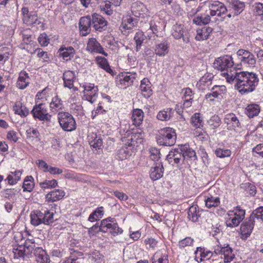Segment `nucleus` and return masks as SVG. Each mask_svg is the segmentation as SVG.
<instances>
[{
	"instance_id": "obj_1",
	"label": "nucleus",
	"mask_w": 263,
	"mask_h": 263,
	"mask_svg": "<svg viewBox=\"0 0 263 263\" xmlns=\"http://www.w3.org/2000/svg\"><path fill=\"white\" fill-rule=\"evenodd\" d=\"M227 82L234 84L235 88L241 94L252 92L258 84V75L248 71H234L230 74L222 73Z\"/></svg>"
},
{
	"instance_id": "obj_2",
	"label": "nucleus",
	"mask_w": 263,
	"mask_h": 263,
	"mask_svg": "<svg viewBox=\"0 0 263 263\" xmlns=\"http://www.w3.org/2000/svg\"><path fill=\"white\" fill-rule=\"evenodd\" d=\"M34 245H28L26 242L24 246H18L13 249L14 258H28L30 254L34 250V254L37 263H50L49 256L46 252L40 247H37L34 249Z\"/></svg>"
},
{
	"instance_id": "obj_3",
	"label": "nucleus",
	"mask_w": 263,
	"mask_h": 263,
	"mask_svg": "<svg viewBox=\"0 0 263 263\" xmlns=\"http://www.w3.org/2000/svg\"><path fill=\"white\" fill-rule=\"evenodd\" d=\"M158 144L171 146L175 144L176 140L175 130L171 127L160 129L156 135Z\"/></svg>"
},
{
	"instance_id": "obj_4",
	"label": "nucleus",
	"mask_w": 263,
	"mask_h": 263,
	"mask_svg": "<svg viewBox=\"0 0 263 263\" xmlns=\"http://www.w3.org/2000/svg\"><path fill=\"white\" fill-rule=\"evenodd\" d=\"M233 65L234 62L232 57L226 55L217 58L213 63V67L215 69L221 70L222 72L221 74L224 78L222 73H227L229 74L231 72L236 71L234 69L233 70L231 69Z\"/></svg>"
},
{
	"instance_id": "obj_5",
	"label": "nucleus",
	"mask_w": 263,
	"mask_h": 263,
	"mask_svg": "<svg viewBox=\"0 0 263 263\" xmlns=\"http://www.w3.org/2000/svg\"><path fill=\"white\" fill-rule=\"evenodd\" d=\"M58 118L60 125L64 130L71 132L76 129V121L69 112L59 111Z\"/></svg>"
},
{
	"instance_id": "obj_6",
	"label": "nucleus",
	"mask_w": 263,
	"mask_h": 263,
	"mask_svg": "<svg viewBox=\"0 0 263 263\" xmlns=\"http://www.w3.org/2000/svg\"><path fill=\"white\" fill-rule=\"evenodd\" d=\"M34 119H38L39 120L44 122H50L51 118V115L48 112L44 104L40 103L33 106L31 111Z\"/></svg>"
},
{
	"instance_id": "obj_7",
	"label": "nucleus",
	"mask_w": 263,
	"mask_h": 263,
	"mask_svg": "<svg viewBox=\"0 0 263 263\" xmlns=\"http://www.w3.org/2000/svg\"><path fill=\"white\" fill-rule=\"evenodd\" d=\"M138 24L137 19L130 15L124 16L122 17L119 30L122 33L126 36L133 31Z\"/></svg>"
},
{
	"instance_id": "obj_8",
	"label": "nucleus",
	"mask_w": 263,
	"mask_h": 263,
	"mask_svg": "<svg viewBox=\"0 0 263 263\" xmlns=\"http://www.w3.org/2000/svg\"><path fill=\"white\" fill-rule=\"evenodd\" d=\"M214 252L216 255H223L224 262H230L234 258L235 255L232 249L227 245L222 247L221 245H216L214 247Z\"/></svg>"
},
{
	"instance_id": "obj_9",
	"label": "nucleus",
	"mask_w": 263,
	"mask_h": 263,
	"mask_svg": "<svg viewBox=\"0 0 263 263\" xmlns=\"http://www.w3.org/2000/svg\"><path fill=\"white\" fill-rule=\"evenodd\" d=\"M166 159L170 164L173 165L177 166L183 163L184 160L182 146L180 148H176L171 151L166 157Z\"/></svg>"
},
{
	"instance_id": "obj_10",
	"label": "nucleus",
	"mask_w": 263,
	"mask_h": 263,
	"mask_svg": "<svg viewBox=\"0 0 263 263\" xmlns=\"http://www.w3.org/2000/svg\"><path fill=\"white\" fill-rule=\"evenodd\" d=\"M91 16L92 27L96 31L102 32L107 28V22L101 15L93 13Z\"/></svg>"
},
{
	"instance_id": "obj_11",
	"label": "nucleus",
	"mask_w": 263,
	"mask_h": 263,
	"mask_svg": "<svg viewBox=\"0 0 263 263\" xmlns=\"http://www.w3.org/2000/svg\"><path fill=\"white\" fill-rule=\"evenodd\" d=\"M209 8L210 10V14L212 16L215 15L220 16L227 11L224 5L218 1L209 3Z\"/></svg>"
},
{
	"instance_id": "obj_12",
	"label": "nucleus",
	"mask_w": 263,
	"mask_h": 263,
	"mask_svg": "<svg viewBox=\"0 0 263 263\" xmlns=\"http://www.w3.org/2000/svg\"><path fill=\"white\" fill-rule=\"evenodd\" d=\"M91 21V16L89 15L80 18L79 26L80 33L82 36H86L90 33L92 26Z\"/></svg>"
},
{
	"instance_id": "obj_13",
	"label": "nucleus",
	"mask_w": 263,
	"mask_h": 263,
	"mask_svg": "<svg viewBox=\"0 0 263 263\" xmlns=\"http://www.w3.org/2000/svg\"><path fill=\"white\" fill-rule=\"evenodd\" d=\"M136 77V73L129 74L126 73L120 75L117 80V86L121 88H126L133 83Z\"/></svg>"
},
{
	"instance_id": "obj_14",
	"label": "nucleus",
	"mask_w": 263,
	"mask_h": 263,
	"mask_svg": "<svg viewBox=\"0 0 263 263\" xmlns=\"http://www.w3.org/2000/svg\"><path fill=\"white\" fill-rule=\"evenodd\" d=\"M98 89L94 86H86L84 88L83 99L93 103L97 100Z\"/></svg>"
},
{
	"instance_id": "obj_15",
	"label": "nucleus",
	"mask_w": 263,
	"mask_h": 263,
	"mask_svg": "<svg viewBox=\"0 0 263 263\" xmlns=\"http://www.w3.org/2000/svg\"><path fill=\"white\" fill-rule=\"evenodd\" d=\"M224 122L227 124V128L229 130H235L240 126V123L236 117L233 113L228 114L225 115Z\"/></svg>"
},
{
	"instance_id": "obj_16",
	"label": "nucleus",
	"mask_w": 263,
	"mask_h": 263,
	"mask_svg": "<svg viewBox=\"0 0 263 263\" xmlns=\"http://www.w3.org/2000/svg\"><path fill=\"white\" fill-rule=\"evenodd\" d=\"M86 49L90 52L101 53L107 56V53L104 52L103 48L95 38L89 39L87 44Z\"/></svg>"
},
{
	"instance_id": "obj_17",
	"label": "nucleus",
	"mask_w": 263,
	"mask_h": 263,
	"mask_svg": "<svg viewBox=\"0 0 263 263\" xmlns=\"http://www.w3.org/2000/svg\"><path fill=\"white\" fill-rule=\"evenodd\" d=\"M185 30L183 25L181 24H176L173 26L172 30V34L176 39H180L182 38L184 42H189V38L188 36L184 35Z\"/></svg>"
},
{
	"instance_id": "obj_18",
	"label": "nucleus",
	"mask_w": 263,
	"mask_h": 263,
	"mask_svg": "<svg viewBox=\"0 0 263 263\" xmlns=\"http://www.w3.org/2000/svg\"><path fill=\"white\" fill-rule=\"evenodd\" d=\"M164 168L162 162H158L154 164L150 171V177L153 180H157L162 177Z\"/></svg>"
},
{
	"instance_id": "obj_19",
	"label": "nucleus",
	"mask_w": 263,
	"mask_h": 263,
	"mask_svg": "<svg viewBox=\"0 0 263 263\" xmlns=\"http://www.w3.org/2000/svg\"><path fill=\"white\" fill-rule=\"evenodd\" d=\"M195 253L196 254L195 258L198 262L202 261L205 258L209 259L213 255V254H215L214 251H211L204 248L201 247L197 248Z\"/></svg>"
},
{
	"instance_id": "obj_20",
	"label": "nucleus",
	"mask_w": 263,
	"mask_h": 263,
	"mask_svg": "<svg viewBox=\"0 0 263 263\" xmlns=\"http://www.w3.org/2000/svg\"><path fill=\"white\" fill-rule=\"evenodd\" d=\"M64 80V86L69 89L74 88L73 82L76 79V76L74 72L72 71L67 70L64 72L63 76Z\"/></svg>"
},
{
	"instance_id": "obj_21",
	"label": "nucleus",
	"mask_w": 263,
	"mask_h": 263,
	"mask_svg": "<svg viewBox=\"0 0 263 263\" xmlns=\"http://www.w3.org/2000/svg\"><path fill=\"white\" fill-rule=\"evenodd\" d=\"M65 196V192L62 190H54L46 195V199L48 202H54L62 199Z\"/></svg>"
},
{
	"instance_id": "obj_22",
	"label": "nucleus",
	"mask_w": 263,
	"mask_h": 263,
	"mask_svg": "<svg viewBox=\"0 0 263 263\" xmlns=\"http://www.w3.org/2000/svg\"><path fill=\"white\" fill-rule=\"evenodd\" d=\"M49 107L52 113L56 114L64 108V105L61 99L58 96L53 97L50 103Z\"/></svg>"
},
{
	"instance_id": "obj_23",
	"label": "nucleus",
	"mask_w": 263,
	"mask_h": 263,
	"mask_svg": "<svg viewBox=\"0 0 263 263\" xmlns=\"http://www.w3.org/2000/svg\"><path fill=\"white\" fill-rule=\"evenodd\" d=\"M148 36V40H149L151 36L149 35ZM147 40V36L144 35L143 32L139 31L136 32L134 37V40L136 44V51L137 52L140 50L142 44L146 43Z\"/></svg>"
},
{
	"instance_id": "obj_24",
	"label": "nucleus",
	"mask_w": 263,
	"mask_h": 263,
	"mask_svg": "<svg viewBox=\"0 0 263 263\" xmlns=\"http://www.w3.org/2000/svg\"><path fill=\"white\" fill-rule=\"evenodd\" d=\"M60 55L62 56L66 61L70 60L75 54V50L71 47H61L59 51Z\"/></svg>"
},
{
	"instance_id": "obj_25",
	"label": "nucleus",
	"mask_w": 263,
	"mask_h": 263,
	"mask_svg": "<svg viewBox=\"0 0 263 263\" xmlns=\"http://www.w3.org/2000/svg\"><path fill=\"white\" fill-rule=\"evenodd\" d=\"M28 74L25 71H21L17 81V87L20 89L25 88L29 84Z\"/></svg>"
},
{
	"instance_id": "obj_26",
	"label": "nucleus",
	"mask_w": 263,
	"mask_h": 263,
	"mask_svg": "<svg viewBox=\"0 0 263 263\" xmlns=\"http://www.w3.org/2000/svg\"><path fill=\"white\" fill-rule=\"evenodd\" d=\"M13 110L15 114L20 115L21 117H26L29 115V109L20 101L15 102L13 106Z\"/></svg>"
},
{
	"instance_id": "obj_27",
	"label": "nucleus",
	"mask_w": 263,
	"mask_h": 263,
	"mask_svg": "<svg viewBox=\"0 0 263 263\" xmlns=\"http://www.w3.org/2000/svg\"><path fill=\"white\" fill-rule=\"evenodd\" d=\"M144 113L140 109H134L133 111L132 120L133 124L136 126H139L143 120Z\"/></svg>"
},
{
	"instance_id": "obj_28",
	"label": "nucleus",
	"mask_w": 263,
	"mask_h": 263,
	"mask_svg": "<svg viewBox=\"0 0 263 263\" xmlns=\"http://www.w3.org/2000/svg\"><path fill=\"white\" fill-rule=\"evenodd\" d=\"M212 31L213 29L209 27H204L201 29H198L197 30L195 39L197 41L206 40Z\"/></svg>"
},
{
	"instance_id": "obj_29",
	"label": "nucleus",
	"mask_w": 263,
	"mask_h": 263,
	"mask_svg": "<svg viewBox=\"0 0 263 263\" xmlns=\"http://www.w3.org/2000/svg\"><path fill=\"white\" fill-rule=\"evenodd\" d=\"M168 52V45L166 41H162L156 43L155 47V52L159 56H164Z\"/></svg>"
},
{
	"instance_id": "obj_30",
	"label": "nucleus",
	"mask_w": 263,
	"mask_h": 263,
	"mask_svg": "<svg viewBox=\"0 0 263 263\" xmlns=\"http://www.w3.org/2000/svg\"><path fill=\"white\" fill-rule=\"evenodd\" d=\"M43 212L39 210L32 212L30 214L31 223L34 226H38L43 223Z\"/></svg>"
},
{
	"instance_id": "obj_31",
	"label": "nucleus",
	"mask_w": 263,
	"mask_h": 263,
	"mask_svg": "<svg viewBox=\"0 0 263 263\" xmlns=\"http://www.w3.org/2000/svg\"><path fill=\"white\" fill-rule=\"evenodd\" d=\"M174 113V110L171 108H167L160 111L157 116V118L160 121H168L173 116Z\"/></svg>"
},
{
	"instance_id": "obj_32",
	"label": "nucleus",
	"mask_w": 263,
	"mask_h": 263,
	"mask_svg": "<svg viewBox=\"0 0 263 263\" xmlns=\"http://www.w3.org/2000/svg\"><path fill=\"white\" fill-rule=\"evenodd\" d=\"M256 222L251 220L250 217L248 221L243 222L240 226V231L243 235H250Z\"/></svg>"
},
{
	"instance_id": "obj_33",
	"label": "nucleus",
	"mask_w": 263,
	"mask_h": 263,
	"mask_svg": "<svg viewBox=\"0 0 263 263\" xmlns=\"http://www.w3.org/2000/svg\"><path fill=\"white\" fill-rule=\"evenodd\" d=\"M230 6L233 9L234 15H237L244 10L245 4L238 0H232L230 3Z\"/></svg>"
},
{
	"instance_id": "obj_34",
	"label": "nucleus",
	"mask_w": 263,
	"mask_h": 263,
	"mask_svg": "<svg viewBox=\"0 0 263 263\" xmlns=\"http://www.w3.org/2000/svg\"><path fill=\"white\" fill-rule=\"evenodd\" d=\"M97 61L99 67L110 73L111 76L114 75V71L111 69L107 60L105 58L98 57L97 58Z\"/></svg>"
},
{
	"instance_id": "obj_35",
	"label": "nucleus",
	"mask_w": 263,
	"mask_h": 263,
	"mask_svg": "<svg viewBox=\"0 0 263 263\" xmlns=\"http://www.w3.org/2000/svg\"><path fill=\"white\" fill-rule=\"evenodd\" d=\"M205 206L209 209L218 206L220 203V198L217 196L210 195L204 199Z\"/></svg>"
},
{
	"instance_id": "obj_36",
	"label": "nucleus",
	"mask_w": 263,
	"mask_h": 263,
	"mask_svg": "<svg viewBox=\"0 0 263 263\" xmlns=\"http://www.w3.org/2000/svg\"><path fill=\"white\" fill-rule=\"evenodd\" d=\"M21 175L22 173L19 170L15 171L14 172H11L7 176L6 180L9 184L14 185L20 180Z\"/></svg>"
},
{
	"instance_id": "obj_37",
	"label": "nucleus",
	"mask_w": 263,
	"mask_h": 263,
	"mask_svg": "<svg viewBox=\"0 0 263 263\" xmlns=\"http://www.w3.org/2000/svg\"><path fill=\"white\" fill-rule=\"evenodd\" d=\"M197 205H193L190 208L188 211V218L193 222L198 221L200 216L199 214V211L197 210Z\"/></svg>"
},
{
	"instance_id": "obj_38",
	"label": "nucleus",
	"mask_w": 263,
	"mask_h": 263,
	"mask_svg": "<svg viewBox=\"0 0 263 263\" xmlns=\"http://www.w3.org/2000/svg\"><path fill=\"white\" fill-rule=\"evenodd\" d=\"M260 112L259 106L257 104L249 105L246 108V114L249 118H253Z\"/></svg>"
},
{
	"instance_id": "obj_39",
	"label": "nucleus",
	"mask_w": 263,
	"mask_h": 263,
	"mask_svg": "<svg viewBox=\"0 0 263 263\" xmlns=\"http://www.w3.org/2000/svg\"><path fill=\"white\" fill-rule=\"evenodd\" d=\"M250 219L254 222L263 221V206H260L254 211L250 215Z\"/></svg>"
},
{
	"instance_id": "obj_40",
	"label": "nucleus",
	"mask_w": 263,
	"mask_h": 263,
	"mask_svg": "<svg viewBox=\"0 0 263 263\" xmlns=\"http://www.w3.org/2000/svg\"><path fill=\"white\" fill-rule=\"evenodd\" d=\"M33 180V178L31 176L26 177L22 186L24 191L29 192L32 191L34 186Z\"/></svg>"
},
{
	"instance_id": "obj_41",
	"label": "nucleus",
	"mask_w": 263,
	"mask_h": 263,
	"mask_svg": "<svg viewBox=\"0 0 263 263\" xmlns=\"http://www.w3.org/2000/svg\"><path fill=\"white\" fill-rule=\"evenodd\" d=\"M210 14L206 15L198 16L195 17L193 20V22L197 25H202L208 24L211 21Z\"/></svg>"
},
{
	"instance_id": "obj_42",
	"label": "nucleus",
	"mask_w": 263,
	"mask_h": 263,
	"mask_svg": "<svg viewBox=\"0 0 263 263\" xmlns=\"http://www.w3.org/2000/svg\"><path fill=\"white\" fill-rule=\"evenodd\" d=\"M152 263H168L167 256L157 252L152 258Z\"/></svg>"
},
{
	"instance_id": "obj_43",
	"label": "nucleus",
	"mask_w": 263,
	"mask_h": 263,
	"mask_svg": "<svg viewBox=\"0 0 263 263\" xmlns=\"http://www.w3.org/2000/svg\"><path fill=\"white\" fill-rule=\"evenodd\" d=\"M100 8L102 13L107 15L110 16L113 14L114 10L111 7V3L107 1L100 5Z\"/></svg>"
},
{
	"instance_id": "obj_44",
	"label": "nucleus",
	"mask_w": 263,
	"mask_h": 263,
	"mask_svg": "<svg viewBox=\"0 0 263 263\" xmlns=\"http://www.w3.org/2000/svg\"><path fill=\"white\" fill-rule=\"evenodd\" d=\"M192 125L196 128H200L202 126L203 121L201 118L200 114L195 113L191 118Z\"/></svg>"
},
{
	"instance_id": "obj_45",
	"label": "nucleus",
	"mask_w": 263,
	"mask_h": 263,
	"mask_svg": "<svg viewBox=\"0 0 263 263\" xmlns=\"http://www.w3.org/2000/svg\"><path fill=\"white\" fill-rule=\"evenodd\" d=\"M182 146V152L183 155L184 156V159L185 157H187L189 158H194L196 159L197 158L195 152L190 148L189 146L187 145H184Z\"/></svg>"
},
{
	"instance_id": "obj_46",
	"label": "nucleus",
	"mask_w": 263,
	"mask_h": 263,
	"mask_svg": "<svg viewBox=\"0 0 263 263\" xmlns=\"http://www.w3.org/2000/svg\"><path fill=\"white\" fill-rule=\"evenodd\" d=\"M53 215V213L50 212L49 210H46L43 212V224H49L53 222L54 221Z\"/></svg>"
},
{
	"instance_id": "obj_47",
	"label": "nucleus",
	"mask_w": 263,
	"mask_h": 263,
	"mask_svg": "<svg viewBox=\"0 0 263 263\" xmlns=\"http://www.w3.org/2000/svg\"><path fill=\"white\" fill-rule=\"evenodd\" d=\"M213 78V76L212 74L206 73L200 79L199 81L197 82V85H198L199 86H201V85H205L206 84L207 85H209V83H211V82Z\"/></svg>"
},
{
	"instance_id": "obj_48",
	"label": "nucleus",
	"mask_w": 263,
	"mask_h": 263,
	"mask_svg": "<svg viewBox=\"0 0 263 263\" xmlns=\"http://www.w3.org/2000/svg\"><path fill=\"white\" fill-rule=\"evenodd\" d=\"M37 20V16L35 13H31L29 15H26V16H23L24 22L28 25H31L35 23Z\"/></svg>"
},
{
	"instance_id": "obj_49",
	"label": "nucleus",
	"mask_w": 263,
	"mask_h": 263,
	"mask_svg": "<svg viewBox=\"0 0 263 263\" xmlns=\"http://www.w3.org/2000/svg\"><path fill=\"white\" fill-rule=\"evenodd\" d=\"M193 242L194 239L193 238L190 237H186L179 241L178 246L180 249H182L186 247L191 246Z\"/></svg>"
},
{
	"instance_id": "obj_50",
	"label": "nucleus",
	"mask_w": 263,
	"mask_h": 263,
	"mask_svg": "<svg viewBox=\"0 0 263 263\" xmlns=\"http://www.w3.org/2000/svg\"><path fill=\"white\" fill-rule=\"evenodd\" d=\"M216 155L219 158H224L231 156V152L228 149L217 148L215 152Z\"/></svg>"
},
{
	"instance_id": "obj_51",
	"label": "nucleus",
	"mask_w": 263,
	"mask_h": 263,
	"mask_svg": "<svg viewBox=\"0 0 263 263\" xmlns=\"http://www.w3.org/2000/svg\"><path fill=\"white\" fill-rule=\"evenodd\" d=\"M58 184V182L55 179L51 180H46L40 183V186L42 189H49L55 187Z\"/></svg>"
},
{
	"instance_id": "obj_52",
	"label": "nucleus",
	"mask_w": 263,
	"mask_h": 263,
	"mask_svg": "<svg viewBox=\"0 0 263 263\" xmlns=\"http://www.w3.org/2000/svg\"><path fill=\"white\" fill-rule=\"evenodd\" d=\"M95 136V138L89 142V144L93 148L100 149L103 145L102 140L100 138H98L96 135Z\"/></svg>"
},
{
	"instance_id": "obj_53",
	"label": "nucleus",
	"mask_w": 263,
	"mask_h": 263,
	"mask_svg": "<svg viewBox=\"0 0 263 263\" xmlns=\"http://www.w3.org/2000/svg\"><path fill=\"white\" fill-rule=\"evenodd\" d=\"M27 138H37L40 140V134L38 130L35 128H29L26 130Z\"/></svg>"
},
{
	"instance_id": "obj_54",
	"label": "nucleus",
	"mask_w": 263,
	"mask_h": 263,
	"mask_svg": "<svg viewBox=\"0 0 263 263\" xmlns=\"http://www.w3.org/2000/svg\"><path fill=\"white\" fill-rule=\"evenodd\" d=\"M242 220L239 218H230L227 220V226L229 227H236L238 226Z\"/></svg>"
},
{
	"instance_id": "obj_55",
	"label": "nucleus",
	"mask_w": 263,
	"mask_h": 263,
	"mask_svg": "<svg viewBox=\"0 0 263 263\" xmlns=\"http://www.w3.org/2000/svg\"><path fill=\"white\" fill-rule=\"evenodd\" d=\"M109 229L110 230V233L114 236H116L123 233L122 229L118 227L117 222L111 224V226Z\"/></svg>"
},
{
	"instance_id": "obj_56",
	"label": "nucleus",
	"mask_w": 263,
	"mask_h": 263,
	"mask_svg": "<svg viewBox=\"0 0 263 263\" xmlns=\"http://www.w3.org/2000/svg\"><path fill=\"white\" fill-rule=\"evenodd\" d=\"M237 55L238 56L239 59L240 61H242L249 56L253 55V54L250 52L248 50L244 49H239L237 52Z\"/></svg>"
},
{
	"instance_id": "obj_57",
	"label": "nucleus",
	"mask_w": 263,
	"mask_h": 263,
	"mask_svg": "<svg viewBox=\"0 0 263 263\" xmlns=\"http://www.w3.org/2000/svg\"><path fill=\"white\" fill-rule=\"evenodd\" d=\"M140 89L142 95L146 98H148L152 95V90L151 87H147L143 86V85H140Z\"/></svg>"
},
{
	"instance_id": "obj_58",
	"label": "nucleus",
	"mask_w": 263,
	"mask_h": 263,
	"mask_svg": "<svg viewBox=\"0 0 263 263\" xmlns=\"http://www.w3.org/2000/svg\"><path fill=\"white\" fill-rule=\"evenodd\" d=\"M241 63L244 65L248 64L249 66H254L256 64V59L253 54L241 61Z\"/></svg>"
},
{
	"instance_id": "obj_59",
	"label": "nucleus",
	"mask_w": 263,
	"mask_h": 263,
	"mask_svg": "<svg viewBox=\"0 0 263 263\" xmlns=\"http://www.w3.org/2000/svg\"><path fill=\"white\" fill-rule=\"evenodd\" d=\"M150 153H151L150 157L152 160L158 161L159 160V159L160 158V151L157 148H151Z\"/></svg>"
},
{
	"instance_id": "obj_60",
	"label": "nucleus",
	"mask_w": 263,
	"mask_h": 263,
	"mask_svg": "<svg viewBox=\"0 0 263 263\" xmlns=\"http://www.w3.org/2000/svg\"><path fill=\"white\" fill-rule=\"evenodd\" d=\"M111 224L108 223L106 220L103 219L101 221L100 226L99 227V231L105 233L107 230L110 228Z\"/></svg>"
},
{
	"instance_id": "obj_61",
	"label": "nucleus",
	"mask_w": 263,
	"mask_h": 263,
	"mask_svg": "<svg viewBox=\"0 0 263 263\" xmlns=\"http://www.w3.org/2000/svg\"><path fill=\"white\" fill-rule=\"evenodd\" d=\"M29 30H25L22 33L23 41L26 44H29L32 42V35L28 32Z\"/></svg>"
},
{
	"instance_id": "obj_62",
	"label": "nucleus",
	"mask_w": 263,
	"mask_h": 263,
	"mask_svg": "<svg viewBox=\"0 0 263 263\" xmlns=\"http://www.w3.org/2000/svg\"><path fill=\"white\" fill-rule=\"evenodd\" d=\"M254 12L256 15L263 16V4L260 3L255 4Z\"/></svg>"
},
{
	"instance_id": "obj_63",
	"label": "nucleus",
	"mask_w": 263,
	"mask_h": 263,
	"mask_svg": "<svg viewBox=\"0 0 263 263\" xmlns=\"http://www.w3.org/2000/svg\"><path fill=\"white\" fill-rule=\"evenodd\" d=\"M7 138L10 141L16 142L18 139L17 133L14 130H10L8 132Z\"/></svg>"
},
{
	"instance_id": "obj_64",
	"label": "nucleus",
	"mask_w": 263,
	"mask_h": 263,
	"mask_svg": "<svg viewBox=\"0 0 263 263\" xmlns=\"http://www.w3.org/2000/svg\"><path fill=\"white\" fill-rule=\"evenodd\" d=\"M2 193L3 197L5 198L11 199L14 196L15 191L14 189H7L6 190H4L2 192Z\"/></svg>"
}]
</instances>
